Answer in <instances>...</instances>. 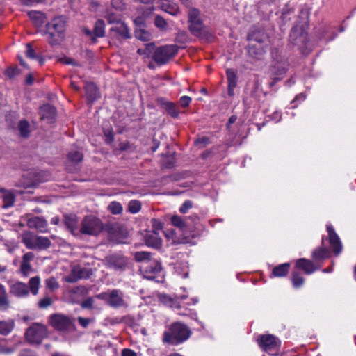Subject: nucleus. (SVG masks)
I'll return each instance as SVG.
<instances>
[{
    "label": "nucleus",
    "instance_id": "6e6d98bb",
    "mask_svg": "<svg viewBox=\"0 0 356 356\" xmlns=\"http://www.w3.org/2000/svg\"><path fill=\"white\" fill-rule=\"evenodd\" d=\"M20 70L17 67H10L7 68L5 74L10 79H13L15 76L19 74Z\"/></svg>",
    "mask_w": 356,
    "mask_h": 356
},
{
    "label": "nucleus",
    "instance_id": "f704fd0d",
    "mask_svg": "<svg viewBox=\"0 0 356 356\" xmlns=\"http://www.w3.org/2000/svg\"><path fill=\"white\" fill-rule=\"evenodd\" d=\"M247 50L250 56L257 59L264 53V50L261 45L249 44L247 47Z\"/></svg>",
    "mask_w": 356,
    "mask_h": 356
},
{
    "label": "nucleus",
    "instance_id": "bf43d9fd",
    "mask_svg": "<svg viewBox=\"0 0 356 356\" xmlns=\"http://www.w3.org/2000/svg\"><path fill=\"white\" fill-rule=\"evenodd\" d=\"M94 299L93 298H88L81 304L83 309H92L93 307Z\"/></svg>",
    "mask_w": 356,
    "mask_h": 356
},
{
    "label": "nucleus",
    "instance_id": "4468645a",
    "mask_svg": "<svg viewBox=\"0 0 356 356\" xmlns=\"http://www.w3.org/2000/svg\"><path fill=\"white\" fill-rule=\"evenodd\" d=\"M141 270L144 273V276L149 280H152L159 274L162 267L161 263L155 259H151L142 264Z\"/></svg>",
    "mask_w": 356,
    "mask_h": 356
},
{
    "label": "nucleus",
    "instance_id": "0e129e2a",
    "mask_svg": "<svg viewBox=\"0 0 356 356\" xmlns=\"http://www.w3.org/2000/svg\"><path fill=\"white\" fill-rule=\"evenodd\" d=\"M191 102V98L188 96H182L179 99V104L182 107H187L190 102Z\"/></svg>",
    "mask_w": 356,
    "mask_h": 356
},
{
    "label": "nucleus",
    "instance_id": "864d4df0",
    "mask_svg": "<svg viewBox=\"0 0 356 356\" xmlns=\"http://www.w3.org/2000/svg\"><path fill=\"white\" fill-rule=\"evenodd\" d=\"M154 10H155V8L153 5L149 6L147 8H145V7L142 6L140 8V10L141 11L142 16L145 19L148 18L150 16H152L154 13Z\"/></svg>",
    "mask_w": 356,
    "mask_h": 356
},
{
    "label": "nucleus",
    "instance_id": "ddd939ff",
    "mask_svg": "<svg viewBox=\"0 0 356 356\" xmlns=\"http://www.w3.org/2000/svg\"><path fill=\"white\" fill-rule=\"evenodd\" d=\"M307 40V35L302 27L298 24L295 25L289 35L290 43L295 46L301 47L306 44Z\"/></svg>",
    "mask_w": 356,
    "mask_h": 356
},
{
    "label": "nucleus",
    "instance_id": "72a5a7b5",
    "mask_svg": "<svg viewBox=\"0 0 356 356\" xmlns=\"http://www.w3.org/2000/svg\"><path fill=\"white\" fill-rule=\"evenodd\" d=\"M160 8L172 15H176L179 12V8L175 4H171L168 0H162L159 4Z\"/></svg>",
    "mask_w": 356,
    "mask_h": 356
},
{
    "label": "nucleus",
    "instance_id": "a211bd4d",
    "mask_svg": "<svg viewBox=\"0 0 356 356\" xmlns=\"http://www.w3.org/2000/svg\"><path fill=\"white\" fill-rule=\"evenodd\" d=\"M112 241L116 243H126V239L129 236L127 227L122 225H116L111 228L110 232Z\"/></svg>",
    "mask_w": 356,
    "mask_h": 356
},
{
    "label": "nucleus",
    "instance_id": "49530a36",
    "mask_svg": "<svg viewBox=\"0 0 356 356\" xmlns=\"http://www.w3.org/2000/svg\"><path fill=\"white\" fill-rule=\"evenodd\" d=\"M305 279L303 277L297 272H293L292 273V282L296 288H299L304 284Z\"/></svg>",
    "mask_w": 356,
    "mask_h": 356
},
{
    "label": "nucleus",
    "instance_id": "393cba45",
    "mask_svg": "<svg viewBox=\"0 0 356 356\" xmlns=\"http://www.w3.org/2000/svg\"><path fill=\"white\" fill-rule=\"evenodd\" d=\"M145 241L147 246L157 249L162 244V240L156 231L148 232L145 236Z\"/></svg>",
    "mask_w": 356,
    "mask_h": 356
},
{
    "label": "nucleus",
    "instance_id": "680f3d73",
    "mask_svg": "<svg viewBox=\"0 0 356 356\" xmlns=\"http://www.w3.org/2000/svg\"><path fill=\"white\" fill-rule=\"evenodd\" d=\"M111 5L114 8L120 10H123L125 7L123 0H111Z\"/></svg>",
    "mask_w": 356,
    "mask_h": 356
},
{
    "label": "nucleus",
    "instance_id": "4d7b16f0",
    "mask_svg": "<svg viewBox=\"0 0 356 356\" xmlns=\"http://www.w3.org/2000/svg\"><path fill=\"white\" fill-rule=\"evenodd\" d=\"M26 57L31 58V59H36L38 58L32 45L31 43H27L26 44Z\"/></svg>",
    "mask_w": 356,
    "mask_h": 356
},
{
    "label": "nucleus",
    "instance_id": "412c9836",
    "mask_svg": "<svg viewBox=\"0 0 356 356\" xmlns=\"http://www.w3.org/2000/svg\"><path fill=\"white\" fill-rule=\"evenodd\" d=\"M40 115L41 120H46L49 123H52L56 117V108L49 104H44L40 106Z\"/></svg>",
    "mask_w": 356,
    "mask_h": 356
},
{
    "label": "nucleus",
    "instance_id": "c85d7f7f",
    "mask_svg": "<svg viewBox=\"0 0 356 356\" xmlns=\"http://www.w3.org/2000/svg\"><path fill=\"white\" fill-rule=\"evenodd\" d=\"M296 266L309 275L314 273L316 269L312 261L304 258L298 259Z\"/></svg>",
    "mask_w": 356,
    "mask_h": 356
},
{
    "label": "nucleus",
    "instance_id": "aec40b11",
    "mask_svg": "<svg viewBox=\"0 0 356 356\" xmlns=\"http://www.w3.org/2000/svg\"><path fill=\"white\" fill-rule=\"evenodd\" d=\"M10 293L17 298L26 297L29 294V286L22 282H17L10 285Z\"/></svg>",
    "mask_w": 356,
    "mask_h": 356
},
{
    "label": "nucleus",
    "instance_id": "5fc2aeb1",
    "mask_svg": "<svg viewBox=\"0 0 356 356\" xmlns=\"http://www.w3.org/2000/svg\"><path fill=\"white\" fill-rule=\"evenodd\" d=\"M175 42L180 44H185L188 42V35L186 31H179L175 38Z\"/></svg>",
    "mask_w": 356,
    "mask_h": 356
},
{
    "label": "nucleus",
    "instance_id": "69168bd1",
    "mask_svg": "<svg viewBox=\"0 0 356 356\" xmlns=\"http://www.w3.org/2000/svg\"><path fill=\"white\" fill-rule=\"evenodd\" d=\"M78 321L83 327L86 328L91 322V320L90 318H83L80 316L78 318Z\"/></svg>",
    "mask_w": 356,
    "mask_h": 356
},
{
    "label": "nucleus",
    "instance_id": "2eb2a0df",
    "mask_svg": "<svg viewBox=\"0 0 356 356\" xmlns=\"http://www.w3.org/2000/svg\"><path fill=\"white\" fill-rule=\"evenodd\" d=\"M112 37L122 42L124 40L129 39L131 35L127 25L124 22H118L113 25L110 29Z\"/></svg>",
    "mask_w": 356,
    "mask_h": 356
},
{
    "label": "nucleus",
    "instance_id": "e2e57ef3",
    "mask_svg": "<svg viewBox=\"0 0 356 356\" xmlns=\"http://www.w3.org/2000/svg\"><path fill=\"white\" fill-rule=\"evenodd\" d=\"M193 202L190 200L185 201L179 209V211L182 213H186L188 209L192 208Z\"/></svg>",
    "mask_w": 356,
    "mask_h": 356
},
{
    "label": "nucleus",
    "instance_id": "9d476101",
    "mask_svg": "<svg viewBox=\"0 0 356 356\" xmlns=\"http://www.w3.org/2000/svg\"><path fill=\"white\" fill-rule=\"evenodd\" d=\"M83 33L87 36L92 44L97 42L98 38H104L105 36V22L103 19H97L92 30L86 27L82 29Z\"/></svg>",
    "mask_w": 356,
    "mask_h": 356
},
{
    "label": "nucleus",
    "instance_id": "2f4dec72",
    "mask_svg": "<svg viewBox=\"0 0 356 356\" xmlns=\"http://www.w3.org/2000/svg\"><path fill=\"white\" fill-rule=\"evenodd\" d=\"M10 307V301L5 286L0 284V310L6 311Z\"/></svg>",
    "mask_w": 356,
    "mask_h": 356
},
{
    "label": "nucleus",
    "instance_id": "5701e85b",
    "mask_svg": "<svg viewBox=\"0 0 356 356\" xmlns=\"http://www.w3.org/2000/svg\"><path fill=\"white\" fill-rule=\"evenodd\" d=\"M35 254L31 252H28L23 255L19 270L24 276H27L33 271L31 261L33 260Z\"/></svg>",
    "mask_w": 356,
    "mask_h": 356
},
{
    "label": "nucleus",
    "instance_id": "1a4fd4ad",
    "mask_svg": "<svg viewBox=\"0 0 356 356\" xmlns=\"http://www.w3.org/2000/svg\"><path fill=\"white\" fill-rule=\"evenodd\" d=\"M104 262L108 268L123 271L127 266L128 259L121 254H113L106 257Z\"/></svg>",
    "mask_w": 356,
    "mask_h": 356
},
{
    "label": "nucleus",
    "instance_id": "13d9d810",
    "mask_svg": "<svg viewBox=\"0 0 356 356\" xmlns=\"http://www.w3.org/2000/svg\"><path fill=\"white\" fill-rule=\"evenodd\" d=\"M106 19L108 24L115 25L118 22H122L120 18L114 13H110L107 15Z\"/></svg>",
    "mask_w": 356,
    "mask_h": 356
},
{
    "label": "nucleus",
    "instance_id": "4be33fe9",
    "mask_svg": "<svg viewBox=\"0 0 356 356\" xmlns=\"http://www.w3.org/2000/svg\"><path fill=\"white\" fill-rule=\"evenodd\" d=\"M329 240L333 252L338 255L342 250V245L340 239L332 226H327Z\"/></svg>",
    "mask_w": 356,
    "mask_h": 356
},
{
    "label": "nucleus",
    "instance_id": "774afa93",
    "mask_svg": "<svg viewBox=\"0 0 356 356\" xmlns=\"http://www.w3.org/2000/svg\"><path fill=\"white\" fill-rule=\"evenodd\" d=\"M19 356H37L36 354L35 353H33L32 350H28V349H24L23 350L20 354L19 355Z\"/></svg>",
    "mask_w": 356,
    "mask_h": 356
},
{
    "label": "nucleus",
    "instance_id": "20e7f679",
    "mask_svg": "<svg viewBox=\"0 0 356 356\" xmlns=\"http://www.w3.org/2000/svg\"><path fill=\"white\" fill-rule=\"evenodd\" d=\"M65 28V21L62 17L54 19L47 24V29L49 35L48 40L51 45L58 44L62 41Z\"/></svg>",
    "mask_w": 356,
    "mask_h": 356
},
{
    "label": "nucleus",
    "instance_id": "c03bdc74",
    "mask_svg": "<svg viewBox=\"0 0 356 356\" xmlns=\"http://www.w3.org/2000/svg\"><path fill=\"white\" fill-rule=\"evenodd\" d=\"M28 15L37 24H42L44 22V14L42 12L31 10L28 13Z\"/></svg>",
    "mask_w": 356,
    "mask_h": 356
},
{
    "label": "nucleus",
    "instance_id": "473e14b6",
    "mask_svg": "<svg viewBox=\"0 0 356 356\" xmlns=\"http://www.w3.org/2000/svg\"><path fill=\"white\" fill-rule=\"evenodd\" d=\"M159 300L163 304L172 307V308H179L180 305L177 298H173L166 294H160L159 296Z\"/></svg>",
    "mask_w": 356,
    "mask_h": 356
},
{
    "label": "nucleus",
    "instance_id": "a19ab883",
    "mask_svg": "<svg viewBox=\"0 0 356 356\" xmlns=\"http://www.w3.org/2000/svg\"><path fill=\"white\" fill-rule=\"evenodd\" d=\"M67 158L70 162L76 164L83 160V155L80 151L74 150L69 152Z\"/></svg>",
    "mask_w": 356,
    "mask_h": 356
},
{
    "label": "nucleus",
    "instance_id": "f257e3e1",
    "mask_svg": "<svg viewBox=\"0 0 356 356\" xmlns=\"http://www.w3.org/2000/svg\"><path fill=\"white\" fill-rule=\"evenodd\" d=\"M191 334V331L186 325L175 322L163 332L162 341L164 343L177 346L188 339Z\"/></svg>",
    "mask_w": 356,
    "mask_h": 356
},
{
    "label": "nucleus",
    "instance_id": "37998d69",
    "mask_svg": "<svg viewBox=\"0 0 356 356\" xmlns=\"http://www.w3.org/2000/svg\"><path fill=\"white\" fill-rule=\"evenodd\" d=\"M328 254V250L325 247H321L314 250L312 257L316 260L323 259Z\"/></svg>",
    "mask_w": 356,
    "mask_h": 356
},
{
    "label": "nucleus",
    "instance_id": "dca6fc26",
    "mask_svg": "<svg viewBox=\"0 0 356 356\" xmlns=\"http://www.w3.org/2000/svg\"><path fill=\"white\" fill-rule=\"evenodd\" d=\"M65 228L74 236L80 238L79 221L76 215L64 214L62 220Z\"/></svg>",
    "mask_w": 356,
    "mask_h": 356
},
{
    "label": "nucleus",
    "instance_id": "c9c22d12",
    "mask_svg": "<svg viewBox=\"0 0 356 356\" xmlns=\"http://www.w3.org/2000/svg\"><path fill=\"white\" fill-rule=\"evenodd\" d=\"M289 267V263L278 265L273 269V274L275 277H284L287 275Z\"/></svg>",
    "mask_w": 356,
    "mask_h": 356
},
{
    "label": "nucleus",
    "instance_id": "6e6552de",
    "mask_svg": "<svg viewBox=\"0 0 356 356\" xmlns=\"http://www.w3.org/2000/svg\"><path fill=\"white\" fill-rule=\"evenodd\" d=\"M259 347L271 355H276L279 350L280 341L273 334H263L257 340Z\"/></svg>",
    "mask_w": 356,
    "mask_h": 356
},
{
    "label": "nucleus",
    "instance_id": "6ab92c4d",
    "mask_svg": "<svg viewBox=\"0 0 356 356\" xmlns=\"http://www.w3.org/2000/svg\"><path fill=\"white\" fill-rule=\"evenodd\" d=\"M247 39L250 42H257L259 44L268 40V35L261 28H252L248 32Z\"/></svg>",
    "mask_w": 356,
    "mask_h": 356
},
{
    "label": "nucleus",
    "instance_id": "f8f14e48",
    "mask_svg": "<svg viewBox=\"0 0 356 356\" xmlns=\"http://www.w3.org/2000/svg\"><path fill=\"white\" fill-rule=\"evenodd\" d=\"M92 274L90 268H81L80 266L72 267L70 273L65 276L63 280L67 283H75L81 279H88Z\"/></svg>",
    "mask_w": 356,
    "mask_h": 356
},
{
    "label": "nucleus",
    "instance_id": "8fccbe9b",
    "mask_svg": "<svg viewBox=\"0 0 356 356\" xmlns=\"http://www.w3.org/2000/svg\"><path fill=\"white\" fill-rule=\"evenodd\" d=\"M154 25L160 29H165L168 26L166 20L159 15L155 16Z\"/></svg>",
    "mask_w": 356,
    "mask_h": 356
},
{
    "label": "nucleus",
    "instance_id": "39448f33",
    "mask_svg": "<svg viewBox=\"0 0 356 356\" xmlns=\"http://www.w3.org/2000/svg\"><path fill=\"white\" fill-rule=\"evenodd\" d=\"M103 229L102 221L94 216H86L80 224V237L81 235L97 236Z\"/></svg>",
    "mask_w": 356,
    "mask_h": 356
},
{
    "label": "nucleus",
    "instance_id": "4c0bfd02",
    "mask_svg": "<svg viewBox=\"0 0 356 356\" xmlns=\"http://www.w3.org/2000/svg\"><path fill=\"white\" fill-rule=\"evenodd\" d=\"M40 285V278L39 276L31 277L29 281V286L30 291L33 295L35 296L38 293L39 287Z\"/></svg>",
    "mask_w": 356,
    "mask_h": 356
},
{
    "label": "nucleus",
    "instance_id": "ea45409f",
    "mask_svg": "<svg viewBox=\"0 0 356 356\" xmlns=\"http://www.w3.org/2000/svg\"><path fill=\"white\" fill-rule=\"evenodd\" d=\"M135 37L144 42H147L151 40L152 35L148 31H145L143 29H138L135 31Z\"/></svg>",
    "mask_w": 356,
    "mask_h": 356
},
{
    "label": "nucleus",
    "instance_id": "cd10ccee",
    "mask_svg": "<svg viewBox=\"0 0 356 356\" xmlns=\"http://www.w3.org/2000/svg\"><path fill=\"white\" fill-rule=\"evenodd\" d=\"M85 91L87 99L90 103L94 102L100 96L97 87L93 83H86L85 86Z\"/></svg>",
    "mask_w": 356,
    "mask_h": 356
},
{
    "label": "nucleus",
    "instance_id": "a878e982",
    "mask_svg": "<svg viewBox=\"0 0 356 356\" xmlns=\"http://www.w3.org/2000/svg\"><path fill=\"white\" fill-rule=\"evenodd\" d=\"M15 200V195L11 191L4 188L0 189V201H1V207L3 209L13 206Z\"/></svg>",
    "mask_w": 356,
    "mask_h": 356
},
{
    "label": "nucleus",
    "instance_id": "bb28decb",
    "mask_svg": "<svg viewBox=\"0 0 356 356\" xmlns=\"http://www.w3.org/2000/svg\"><path fill=\"white\" fill-rule=\"evenodd\" d=\"M107 303L113 307H119L123 305L124 300L119 291L114 289L109 293Z\"/></svg>",
    "mask_w": 356,
    "mask_h": 356
},
{
    "label": "nucleus",
    "instance_id": "b1692460",
    "mask_svg": "<svg viewBox=\"0 0 356 356\" xmlns=\"http://www.w3.org/2000/svg\"><path fill=\"white\" fill-rule=\"evenodd\" d=\"M27 226L29 228L35 229L38 231L44 233L47 232V222L44 218L35 216L28 219Z\"/></svg>",
    "mask_w": 356,
    "mask_h": 356
},
{
    "label": "nucleus",
    "instance_id": "338daca9",
    "mask_svg": "<svg viewBox=\"0 0 356 356\" xmlns=\"http://www.w3.org/2000/svg\"><path fill=\"white\" fill-rule=\"evenodd\" d=\"M122 356H136V354L131 349L124 348L122 351Z\"/></svg>",
    "mask_w": 356,
    "mask_h": 356
},
{
    "label": "nucleus",
    "instance_id": "9b49d317",
    "mask_svg": "<svg viewBox=\"0 0 356 356\" xmlns=\"http://www.w3.org/2000/svg\"><path fill=\"white\" fill-rule=\"evenodd\" d=\"M49 323L56 330L66 331L72 327L73 323L70 317L61 314H54L49 316Z\"/></svg>",
    "mask_w": 356,
    "mask_h": 356
},
{
    "label": "nucleus",
    "instance_id": "c756f323",
    "mask_svg": "<svg viewBox=\"0 0 356 356\" xmlns=\"http://www.w3.org/2000/svg\"><path fill=\"white\" fill-rule=\"evenodd\" d=\"M228 86L227 92L229 96L234 95V88L236 86V74L232 69H227L226 71Z\"/></svg>",
    "mask_w": 356,
    "mask_h": 356
},
{
    "label": "nucleus",
    "instance_id": "423d86ee",
    "mask_svg": "<svg viewBox=\"0 0 356 356\" xmlns=\"http://www.w3.org/2000/svg\"><path fill=\"white\" fill-rule=\"evenodd\" d=\"M47 336V327L40 323H33L25 332L26 339L31 343L40 344Z\"/></svg>",
    "mask_w": 356,
    "mask_h": 356
},
{
    "label": "nucleus",
    "instance_id": "052dcab7",
    "mask_svg": "<svg viewBox=\"0 0 356 356\" xmlns=\"http://www.w3.org/2000/svg\"><path fill=\"white\" fill-rule=\"evenodd\" d=\"M156 49V48L155 47L154 43L151 42V43L147 44L145 45V47L144 48V51L145 52V56H149L152 54H153Z\"/></svg>",
    "mask_w": 356,
    "mask_h": 356
},
{
    "label": "nucleus",
    "instance_id": "7ed1b4c3",
    "mask_svg": "<svg viewBox=\"0 0 356 356\" xmlns=\"http://www.w3.org/2000/svg\"><path fill=\"white\" fill-rule=\"evenodd\" d=\"M22 242L29 250H46L51 245V241L44 236H37L29 231L24 232L21 235Z\"/></svg>",
    "mask_w": 356,
    "mask_h": 356
},
{
    "label": "nucleus",
    "instance_id": "7c9ffc66",
    "mask_svg": "<svg viewBox=\"0 0 356 356\" xmlns=\"http://www.w3.org/2000/svg\"><path fill=\"white\" fill-rule=\"evenodd\" d=\"M159 102L163 106L167 113L172 118H176L179 116V111L175 104L172 102H167L163 99H159Z\"/></svg>",
    "mask_w": 356,
    "mask_h": 356
},
{
    "label": "nucleus",
    "instance_id": "e433bc0d",
    "mask_svg": "<svg viewBox=\"0 0 356 356\" xmlns=\"http://www.w3.org/2000/svg\"><path fill=\"white\" fill-rule=\"evenodd\" d=\"M18 129L19 131L20 136L22 138H27L30 135V124L26 120H22L19 122Z\"/></svg>",
    "mask_w": 356,
    "mask_h": 356
},
{
    "label": "nucleus",
    "instance_id": "f3484780",
    "mask_svg": "<svg viewBox=\"0 0 356 356\" xmlns=\"http://www.w3.org/2000/svg\"><path fill=\"white\" fill-rule=\"evenodd\" d=\"M288 63L286 62H275L271 65L270 69V76L273 81L270 83V86L273 87L277 81L282 79V76L287 71Z\"/></svg>",
    "mask_w": 356,
    "mask_h": 356
},
{
    "label": "nucleus",
    "instance_id": "603ef678",
    "mask_svg": "<svg viewBox=\"0 0 356 356\" xmlns=\"http://www.w3.org/2000/svg\"><path fill=\"white\" fill-rule=\"evenodd\" d=\"M129 211L132 213H136L140 210L141 204L140 202L138 200H131L129 202Z\"/></svg>",
    "mask_w": 356,
    "mask_h": 356
},
{
    "label": "nucleus",
    "instance_id": "0eeeda50",
    "mask_svg": "<svg viewBox=\"0 0 356 356\" xmlns=\"http://www.w3.org/2000/svg\"><path fill=\"white\" fill-rule=\"evenodd\" d=\"M176 45H164L156 48L152 55L153 60L159 65H164L169 62L177 53Z\"/></svg>",
    "mask_w": 356,
    "mask_h": 356
},
{
    "label": "nucleus",
    "instance_id": "09e8293b",
    "mask_svg": "<svg viewBox=\"0 0 356 356\" xmlns=\"http://www.w3.org/2000/svg\"><path fill=\"white\" fill-rule=\"evenodd\" d=\"M53 304L52 298L49 296H46L41 298L38 302V307L40 309H44L51 307Z\"/></svg>",
    "mask_w": 356,
    "mask_h": 356
},
{
    "label": "nucleus",
    "instance_id": "58836bf2",
    "mask_svg": "<svg viewBox=\"0 0 356 356\" xmlns=\"http://www.w3.org/2000/svg\"><path fill=\"white\" fill-rule=\"evenodd\" d=\"M14 328V322L0 321V334L4 336L8 335Z\"/></svg>",
    "mask_w": 356,
    "mask_h": 356
},
{
    "label": "nucleus",
    "instance_id": "f03ea898",
    "mask_svg": "<svg viewBox=\"0 0 356 356\" xmlns=\"http://www.w3.org/2000/svg\"><path fill=\"white\" fill-rule=\"evenodd\" d=\"M200 12L197 8H191L188 11V29L195 37L209 39L213 37L211 32L204 25L200 17Z\"/></svg>",
    "mask_w": 356,
    "mask_h": 356
},
{
    "label": "nucleus",
    "instance_id": "3c124183",
    "mask_svg": "<svg viewBox=\"0 0 356 356\" xmlns=\"http://www.w3.org/2000/svg\"><path fill=\"white\" fill-rule=\"evenodd\" d=\"M45 284L47 288L50 289L51 291H54L59 288V284L57 282L56 279L54 277H51L45 280Z\"/></svg>",
    "mask_w": 356,
    "mask_h": 356
},
{
    "label": "nucleus",
    "instance_id": "79ce46f5",
    "mask_svg": "<svg viewBox=\"0 0 356 356\" xmlns=\"http://www.w3.org/2000/svg\"><path fill=\"white\" fill-rule=\"evenodd\" d=\"M134 259L138 262L143 264L151 260V253L149 252H136L134 253Z\"/></svg>",
    "mask_w": 356,
    "mask_h": 356
},
{
    "label": "nucleus",
    "instance_id": "a18cd8bd",
    "mask_svg": "<svg viewBox=\"0 0 356 356\" xmlns=\"http://www.w3.org/2000/svg\"><path fill=\"white\" fill-rule=\"evenodd\" d=\"M171 222L175 226L183 230L186 227V222L184 219L179 216L175 215L171 218Z\"/></svg>",
    "mask_w": 356,
    "mask_h": 356
},
{
    "label": "nucleus",
    "instance_id": "de8ad7c7",
    "mask_svg": "<svg viewBox=\"0 0 356 356\" xmlns=\"http://www.w3.org/2000/svg\"><path fill=\"white\" fill-rule=\"evenodd\" d=\"M108 209L113 214H120L122 211V204L115 201L109 204Z\"/></svg>",
    "mask_w": 356,
    "mask_h": 356
}]
</instances>
